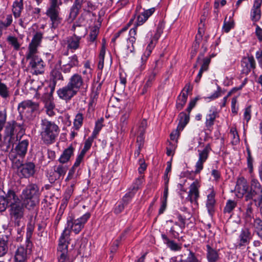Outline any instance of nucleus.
I'll use <instances>...</instances> for the list:
<instances>
[{
    "label": "nucleus",
    "mask_w": 262,
    "mask_h": 262,
    "mask_svg": "<svg viewBox=\"0 0 262 262\" xmlns=\"http://www.w3.org/2000/svg\"><path fill=\"white\" fill-rule=\"evenodd\" d=\"M105 54V47L103 45L101 47L99 55V62L98 64V68L99 70H102L104 67V59Z\"/></svg>",
    "instance_id": "obj_46"
},
{
    "label": "nucleus",
    "mask_w": 262,
    "mask_h": 262,
    "mask_svg": "<svg viewBox=\"0 0 262 262\" xmlns=\"http://www.w3.org/2000/svg\"><path fill=\"white\" fill-rule=\"evenodd\" d=\"M155 8L152 7L148 9H144L143 11L141 13L143 15L146 17V19H148V18L154 14V13L155 12Z\"/></svg>",
    "instance_id": "obj_62"
},
{
    "label": "nucleus",
    "mask_w": 262,
    "mask_h": 262,
    "mask_svg": "<svg viewBox=\"0 0 262 262\" xmlns=\"http://www.w3.org/2000/svg\"><path fill=\"white\" fill-rule=\"evenodd\" d=\"M236 206V203L234 201L228 200L224 209V213H230Z\"/></svg>",
    "instance_id": "obj_48"
},
{
    "label": "nucleus",
    "mask_w": 262,
    "mask_h": 262,
    "mask_svg": "<svg viewBox=\"0 0 262 262\" xmlns=\"http://www.w3.org/2000/svg\"><path fill=\"white\" fill-rule=\"evenodd\" d=\"M252 227H254L256 231L262 229V219L259 217H256L254 219L252 224L249 225Z\"/></svg>",
    "instance_id": "obj_56"
},
{
    "label": "nucleus",
    "mask_w": 262,
    "mask_h": 262,
    "mask_svg": "<svg viewBox=\"0 0 262 262\" xmlns=\"http://www.w3.org/2000/svg\"><path fill=\"white\" fill-rule=\"evenodd\" d=\"M34 225L31 223L28 224L27 227L26 238L27 240H29L32 236L34 231Z\"/></svg>",
    "instance_id": "obj_60"
},
{
    "label": "nucleus",
    "mask_w": 262,
    "mask_h": 262,
    "mask_svg": "<svg viewBox=\"0 0 262 262\" xmlns=\"http://www.w3.org/2000/svg\"><path fill=\"white\" fill-rule=\"evenodd\" d=\"M8 44L15 51H18L21 46V43L18 41V38L12 35H9L6 39Z\"/></svg>",
    "instance_id": "obj_40"
},
{
    "label": "nucleus",
    "mask_w": 262,
    "mask_h": 262,
    "mask_svg": "<svg viewBox=\"0 0 262 262\" xmlns=\"http://www.w3.org/2000/svg\"><path fill=\"white\" fill-rule=\"evenodd\" d=\"M9 158L12 163V166L14 168H17L18 170L24 165L23 159L24 157H19L15 155L13 152H10Z\"/></svg>",
    "instance_id": "obj_31"
},
{
    "label": "nucleus",
    "mask_w": 262,
    "mask_h": 262,
    "mask_svg": "<svg viewBox=\"0 0 262 262\" xmlns=\"http://www.w3.org/2000/svg\"><path fill=\"white\" fill-rule=\"evenodd\" d=\"M85 83L81 76L77 73L73 74L69 79L68 84L57 91L59 97L69 101L77 95L78 92L84 88Z\"/></svg>",
    "instance_id": "obj_2"
},
{
    "label": "nucleus",
    "mask_w": 262,
    "mask_h": 262,
    "mask_svg": "<svg viewBox=\"0 0 262 262\" xmlns=\"http://www.w3.org/2000/svg\"><path fill=\"white\" fill-rule=\"evenodd\" d=\"M0 96L4 98L7 99L10 96L9 89L7 85L2 82V79H0Z\"/></svg>",
    "instance_id": "obj_45"
},
{
    "label": "nucleus",
    "mask_w": 262,
    "mask_h": 262,
    "mask_svg": "<svg viewBox=\"0 0 262 262\" xmlns=\"http://www.w3.org/2000/svg\"><path fill=\"white\" fill-rule=\"evenodd\" d=\"M83 115L82 113H78L75 117L73 122V128L79 130L83 124Z\"/></svg>",
    "instance_id": "obj_42"
},
{
    "label": "nucleus",
    "mask_w": 262,
    "mask_h": 262,
    "mask_svg": "<svg viewBox=\"0 0 262 262\" xmlns=\"http://www.w3.org/2000/svg\"><path fill=\"white\" fill-rule=\"evenodd\" d=\"M262 0H254L253 5L250 12V18L252 21L255 24L261 18V12L260 7Z\"/></svg>",
    "instance_id": "obj_18"
},
{
    "label": "nucleus",
    "mask_w": 262,
    "mask_h": 262,
    "mask_svg": "<svg viewBox=\"0 0 262 262\" xmlns=\"http://www.w3.org/2000/svg\"><path fill=\"white\" fill-rule=\"evenodd\" d=\"M206 256L208 262H217L219 259V254L217 250L214 249L209 245L206 246Z\"/></svg>",
    "instance_id": "obj_28"
},
{
    "label": "nucleus",
    "mask_w": 262,
    "mask_h": 262,
    "mask_svg": "<svg viewBox=\"0 0 262 262\" xmlns=\"http://www.w3.org/2000/svg\"><path fill=\"white\" fill-rule=\"evenodd\" d=\"M81 36H77L75 34L68 40V48L72 50H77L79 47V42Z\"/></svg>",
    "instance_id": "obj_34"
},
{
    "label": "nucleus",
    "mask_w": 262,
    "mask_h": 262,
    "mask_svg": "<svg viewBox=\"0 0 262 262\" xmlns=\"http://www.w3.org/2000/svg\"><path fill=\"white\" fill-rule=\"evenodd\" d=\"M40 128L41 139L46 144H51L54 142L60 130L58 126L54 122L46 119L41 120Z\"/></svg>",
    "instance_id": "obj_4"
},
{
    "label": "nucleus",
    "mask_w": 262,
    "mask_h": 262,
    "mask_svg": "<svg viewBox=\"0 0 262 262\" xmlns=\"http://www.w3.org/2000/svg\"><path fill=\"white\" fill-rule=\"evenodd\" d=\"M217 115L216 108L215 106L211 107L209 111V113L206 116L205 125L208 129L212 128Z\"/></svg>",
    "instance_id": "obj_24"
},
{
    "label": "nucleus",
    "mask_w": 262,
    "mask_h": 262,
    "mask_svg": "<svg viewBox=\"0 0 262 262\" xmlns=\"http://www.w3.org/2000/svg\"><path fill=\"white\" fill-rule=\"evenodd\" d=\"M256 196L259 199H262V188L258 180L253 179L251 182L250 190L245 195V200L247 201L253 199Z\"/></svg>",
    "instance_id": "obj_11"
},
{
    "label": "nucleus",
    "mask_w": 262,
    "mask_h": 262,
    "mask_svg": "<svg viewBox=\"0 0 262 262\" xmlns=\"http://www.w3.org/2000/svg\"><path fill=\"white\" fill-rule=\"evenodd\" d=\"M9 250V236L0 235V257L4 256Z\"/></svg>",
    "instance_id": "obj_25"
},
{
    "label": "nucleus",
    "mask_w": 262,
    "mask_h": 262,
    "mask_svg": "<svg viewBox=\"0 0 262 262\" xmlns=\"http://www.w3.org/2000/svg\"><path fill=\"white\" fill-rule=\"evenodd\" d=\"M211 58L210 57H206L203 59V64L201 66V68L200 70L203 71H206L208 69L209 65L210 63Z\"/></svg>",
    "instance_id": "obj_61"
},
{
    "label": "nucleus",
    "mask_w": 262,
    "mask_h": 262,
    "mask_svg": "<svg viewBox=\"0 0 262 262\" xmlns=\"http://www.w3.org/2000/svg\"><path fill=\"white\" fill-rule=\"evenodd\" d=\"M230 133L232 136V143L233 144H236L239 141V138L238 135L236 128L235 127H231L230 130Z\"/></svg>",
    "instance_id": "obj_55"
},
{
    "label": "nucleus",
    "mask_w": 262,
    "mask_h": 262,
    "mask_svg": "<svg viewBox=\"0 0 262 262\" xmlns=\"http://www.w3.org/2000/svg\"><path fill=\"white\" fill-rule=\"evenodd\" d=\"M7 120V113L5 110L0 111V132L5 126Z\"/></svg>",
    "instance_id": "obj_54"
},
{
    "label": "nucleus",
    "mask_w": 262,
    "mask_h": 262,
    "mask_svg": "<svg viewBox=\"0 0 262 262\" xmlns=\"http://www.w3.org/2000/svg\"><path fill=\"white\" fill-rule=\"evenodd\" d=\"M28 145L29 141L23 140L19 142L15 147L12 149L10 152H13L19 157H25L27 154Z\"/></svg>",
    "instance_id": "obj_22"
},
{
    "label": "nucleus",
    "mask_w": 262,
    "mask_h": 262,
    "mask_svg": "<svg viewBox=\"0 0 262 262\" xmlns=\"http://www.w3.org/2000/svg\"><path fill=\"white\" fill-rule=\"evenodd\" d=\"M251 238V232L249 229L245 228L242 230L238 236L236 247L241 248L248 245Z\"/></svg>",
    "instance_id": "obj_21"
},
{
    "label": "nucleus",
    "mask_w": 262,
    "mask_h": 262,
    "mask_svg": "<svg viewBox=\"0 0 262 262\" xmlns=\"http://www.w3.org/2000/svg\"><path fill=\"white\" fill-rule=\"evenodd\" d=\"M36 54L26 53V59L29 60L28 68L33 74H41L45 71V64L42 59Z\"/></svg>",
    "instance_id": "obj_7"
},
{
    "label": "nucleus",
    "mask_w": 262,
    "mask_h": 262,
    "mask_svg": "<svg viewBox=\"0 0 262 262\" xmlns=\"http://www.w3.org/2000/svg\"><path fill=\"white\" fill-rule=\"evenodd\" d=\"M137 34V29L136 27L132 28L129 32V37L128 38V43L131 44V47L129 46L127 47V49L129 50L130 52H133L134 51V43L135 42L136 38L135 36Z\"/></svg>",
    "instance_id": "obj_39"
},
{
    "label": "nucleus",
    "mask_w": 262,
    "mask_h": 262,
    "mask_svg": "<svg viewBox=\"0 0 262 262\" xmlns=\"http://www.w3.org/2000/svg\"><path fill=\"white\" fill-rule=\"evenodd\" d=\"M234 27V21L232 19H229L228 21L226 20L225 18L224 25L222 27V30L225 33H228L230 30Z\"/></svg>",
    "instance_id": "obj_49"
},
{
    "label": "nucleus",
    "mask_w": 262,
    "mask_h": 262,
    "mask_svg": "<svg viewBox=\"0 0 262 262\" xmlns=\"http://www.w3.org/2000/svg\"><path fill=\"white\" fill-rule=\"evenodd\" d=\"M131 110L130 108H127L123 112V114L121 116L120 118V126H121V129L122 130H124V127L127 125V119L129 117L130 114Z\"/></svg>",
    "instance_id": "obj_43"
},
{
    "label": "nucleus",
    "mask_w": 262,
    "mask_h": 262,
    "mask_svg": "<svg viewBox=\"0 0 262 262\" xmlns=\"http://www.w3.org/2000/svg\"><path fill=\"white\" fill-rule=\"evenodd\" d=\"M236 187L237 189H239L242 191V193H247L248 191V185L246 180L243 177L239 178L237 179Z\"/></svg>",
    "instance_id": "obj_38"
},
{
    "label": "nucleus",
    "mask_w": 262,
    "mask_h": 262,
    "mask_svg": "<svg viewBox=\"0 0 262 262\" xmlns=\"http://www.w3.org/2000/svg\"><path fill=\"white\" fill-rule=\"evenodd\" d=\"M93 140H92L91 138H88L86 141L84 142V145L83 147V148L82 149V150L80 151L81 154L84 156L85 153L89 150V149L91 148Z\"/></svg>",
    "instance_id": "obj_57"
},
{
    "label": "nucleus",
    "mask_w": 262,
    "mask_h": 262,
    "mask_svg": "<svg viewBox=\"0 0 262 262\" xmlns=\"http://www.w3.org/2000/svg\"><path fill=\"white\" fill-rule=\"evenodd\" d=\"M244 219L246 224H252L254 220L253 209L251 205H248L245 212L244 214Z\"/></svg>",
    "instance_id": "obj_41"
},
{
    "label": "nucleus",
    "mask_w": 262,
    "mask_h": 262,
    "mask_svg": "<svg viewBox=\"0 0 262 262\" xmlns=\"http://www.w3.org/2000/svg\"><path fill=\"white\" fill-rule=\"evenodd\" d=\"M68 166L64 164H61L55 165L53 167V171L48 174L49 180L51 183H54L56 180L63 179L65 176Z\"/></svg>",
    "instance_id": "obj_10"
},
{
    "label": "nucleus",
    "mask_w": 262,
    "mask_h": 262,
    "mask_svg": "<svg viewBox=\"0 0 262 262\" xmlns=\"http://www.w3.org/2000/svg\"><path fill=\"white\" fill-rule=\"evenodd\" d=\"M69 238V232L66 231H63L59 239L58 247V254L60 253H68V240Z\"/></svg>",
    "instance_id": "obj_19"
},
{
    "label": "nucleus",
    "mask_w": 262,
    "mask_h": 262,
    "mask_svg": "<svg viewBox=\"0 0 262 262\" xmlns=\"http://www.w3.org/2000/svg\"><path fill=\"white\" fill-rule=\"evenodd\" d=\"M41 192L38 186L35 184L28 185L21 192L20 198L25 208L32 211L38 205Z\"/></svg>",
    "instance_id": "obj_3"
},
{
    "label": "nucleus",
    "mask_w": 262,
    "mask_h": 262,
    "mask_svg": "<svg viewBox=\"0 0 262 262\" xmlns=\"http://www.w3.org/2000/svg\"><path fill=\"white\" fill-rule=\"evenodd\" d=\"M18 172L20 177L29 178L33 176L35 173V165L33 162H26L20 167Z\"/></svg>",
    "instance_id": "obj_16"
},
{
    "label": "nucleus",
    "mask_w": 262,
    "mask_h": 262,
    "mask_svg": "<svg viewBox=\"0 0 262 262\" xmlns=\"http://www.w3.org/2000/svg\"><path fill=\"white\" fill-rule=\"evenodd\" d=\"M20 128V125L14 121L7 123L5 129L4 142L2 146L4 151H8L17 140L16 133Z\"/></svg>",
    "instance_id": "obj_5"
},
{
    "label": "nucleus",
    "mask_w": 262,
    "mask_h": 262,
    "mask_svg": "<svg viewBox=\"0 0 262 262\" xmlns=\"http://www.w3.org/2000/svg\"><path fill=\"white\" fill-rule=\"evenodd\" d=\"M27 249L24 247H19L15 252V262H27Z\"/></svg>",
    "instance_id": "obj_29"
},
{
    "label": "nucleus",
    "mask_w": 262,
    "mask_h": 262,
    "mask_svg": "<svg viewBox=\"0 0 262 262\" xmlns=\"http://www.w3.org/2000/svg\"><path fill=\"white\" fill-rule=\"evenodd\" d=\"M99 33V29L96 27H93L90 32L89 41L91 42H94L96 39Z\"/></svg>",
    "instance_id": "obj_52"
},
{
    "label": "nucleus",
    "mask_w": 262,
    "mask_h": 262,
    "mask_svg": "<svg viewBox=\"0 0 262 262\" xmlns=\"http://www.w3.org/2000/svg\"><path fill=\"white\" fill-rule=\"evenodd\" d=\"M188 97L186 96V94H180L178 97L176 107L178 110H181L185 106Z\"/></svg>",
    "instance_id": "obj_44"
},
{
    "label": "nucleus",
    "mask_w": 262,
    "mask_h": 262,
    "mask_svg": "<svg viewBox=\"0 0 262 262\" xmlns=\"http://www.w3.org/2000/svg\"><path fill=\"white\" fill-rule=\"evenodd\" d=\"M157 74V72L155 69L149 71V73L145 79L146 82L143 89V94L146 92L147 89L152 86L154 82L155 81Z\"/></svg>",
    "instance_id": "obj_26"
},
{
    "label": "nucleus",
    "mask_w": 262,
    "mask_h": 262,
    "mask_svg": "<svg viewBox=\"0 0 262 262\" xmlns=\"http://www.w3.org/2000/svg\"><path fill=\"white\" fill-rule=\"evenodd\" d=\"M74 148L72 145H70L67 148L65 149L58 159V161L61 164H66L70 161L71 157L73 155Z\"/></svg>",
    "instance_id": "obj_27"
},
{
    "label": "nucleus",
    "mask_w": 262,
    "mask_h": 262,
    "mask_svg": "<svg viewBox=\"0 0 262 262\" xmlns=\"http://www.w3.org/2000/svg\"><path fill=\"white\" fill-rule=\"evenodd\" d=\"M42 38V33L40 31L36 32L33 35L31 41L29 45L28 50L27 53H30L31 54L37 53V49L41 44Z\"/></svg>",
    "instance_id": "obj_15"
},
{
    "label": "nucleus",
    "mask_w": 262,
    "mask_h": 262,
    "mask_svg": "<svg viewBox=\"0 0 262 262\" xmlns=\"http://www.w3.org/2000/svg\"><path fill=\"white\" fill-rule=\"evenodd\" d=\"M24 9L23 0H15L12 5V12L15 18L20 17Z\"/></svg>",
    "instance_id": "obj_32"
},
{
    "label": "nucleus",
    "mask_w": 262,
    "mask_h": 262,
    "mask_svg": "<svg viewBox=\"0 0 262 262\" xmlns=\"http://www.w3.org/2000/svg\"><path fill=\"white\" fill-rule=\"evenodd\" d=\"M211 150L210 144H207L203 150H198L199 159L195 165L194 173H199L203 169L204 163L207 161Z\"/></svg>",
    "instance_id": "obj_9"
},
{
    "label": "nucleus",
    "mask_w": 262,
    "mask_h": 262,
    "mask_svg": "<svg viewBox=\"0 0 262 262\" xmlns=\"http://www.w3.org/2000/svg\"><path fill=\"white\" fill-rule=\"evenodd\" d=\"M83 2V0H75L73 5L71 9V11L69 15V17L72 19V20H74L79 13V10L81 8Z\"/></svg>",
    "instance_id": "obj_33"
},
{
    "label": "nucleus",
    "mask_w": 262,
    "mask_h": 262,
    "mask_svg": "<svg viewBox=\"0 0 262 262\" xmlns=\"http://www.w3.org/2000/svg\"><path fill=\"white\" fill-rule=\"evenodd\" d=\"M103 82H100L99 81H95L92 85V91L97 92L99 93L101 89L102 85Z\"/></svg>",
    "instance_id": "obj_63"
},
{
    "label": "nucleus",
    "mask_w": 262,
    "mask_h": 262,
    "mask_svg": "<svg viewBox=\"0 0 262 262\" xmlns=\"http://www.w3.org/2000/svg\"><path fill=\"white\" fill-rule=\"evenodd\" d=\"M78 176V170L71 167L69 170L67 177L65 179L66 182H69L71 180H76Z\"/></svg>",
    "instance_id": "obj_47"
},
{
    "label": "nucleus",
    "mask_w": 262,
    "mask_h": 262,
    "mask_svg": "<svg viewBox=\"0 0 262 262\" xmlns=\"http://www.w3.org/2000/svg\"><path fill=\"white\" fill-rule=\"evenodd\" d=\"M67 64L69 65L73 68L77 67L79 66V60L76 55H73L68 58V61Z\"/></svg>",
    "instance_id": "obj_51"
},
{
    "label": "nucleus",
    "mask_w": 262,
    "mask_h": 262,
    "mask_svg": "<svg viewBox=\"0 0 262 262\" xmlns=\"http://www.w3.org/2000/svg\"><path fill=\"white\" fill-rule=\"evenodd\" d=\"M147 20V19L146 18V17L143 15L141 13H140L137 16V20L134 27H136V29H137V27L138 26L142 25Z\"/></svg>",
    "instance_id": "obj_58"
},
{
    "label": "nucleus",
    "mask_w": 262,
    "mask_h": 262,
    "mask_svg": "<svg viewBox=\"0 0 262 262\" xmlns=\"http://www.w3.org/2000/svg\"><path fill=\"white\" fill-rule=\"evenodd\" d=\"M238 110V106L237 104V97H234L231 100V111L235 115L237 114Z\"/></svg>",
    "instance_id": "obj_59"
},
{
    "label": "nucleus",
    "mask_w": 262,
    "mask_h": 262,
    "mask_svg": "<svg viewBox=\"0 0 262 262\" xmlns=\"http://www.w3.org/2000/svg\"><path fill=\"white\" fill-rule=\"evenodd\" d=\"M180 256V259L177 262H201V259L191 251H189L187 255H182Z\"/></svg>",
    "instance_id": "obj_35"
},
{
    "label": "nucleus",
    "mask_w": 262,
    "mask_h": 262,
    "mask_svg": "<svg viewBox=\"0 0 262 262\" xmlns=\"http://www.w3.org/2000/svg\"><path fill=\"white\" fill-rule=\"evenodd\" d=\"M164 27V25L163 23L162 22H160L158 25L156 33L154 35L151 40H153L154 41L157 42V41L159 38L160 36H161V34L163 32Z\"/></svg>",
    "instance_id": "obj_50"
},
{
    "label": "nucleus",
    "mask_w": 262,
    "mask_h": 262,
    "mask_svg": "<svg viewBox=\"0 0 262 262\" xmlns=\"http://www.w3.org/2000/svg\"><path fill=\"white\" fill-rule=\"evenodd\" d=\"M148 124L146 119L140 120L137 124L135 129V134L137 136V142H140V146L143 145L144 134L147 127Z\"/></svg>",
    "instance_id": "obj_13"
},
{
    "label": "nucleus",
    "mask_w": 262,
    "mask_h": 262,
    "mask_svg": "<svg viewBox=\"0 0 262 262\" xmlns=\"http://www.w3.org/2000/svg\"><path fill=\"white\" fill-rule=\"evenodd\" d=\"M2 191L0 193V211H5L8 206L10 207L9 213L10 216L18 222L23 217L25 207L24 202L16 194L15 192L9 190L6 196L2 195Z\"/></svg>",
    "instance_id": "obj_1"
},
{
    "label": "nucleus",
    "mask_w": 262,
    "mask_h": 262,
    "mask_svg": "<svg viewBox=\"0 0 262 262\" xmlns=\"http://www.w3.org/2000/svg\"><path fill=\"white\" fill-rule=\"evenodd\" d=\"M59 6L51 4L46 13L51 21L52 28H57L61 23L62 18L59 16Z\"/></svg>",
    "instance_id": "obj_8"
},
{
    "label": "nucleus",
    "mask_w": 262,
    "mask_h": 262,
    "mask_svg": "<svg viewBox=\"0 0 262 262\" xmlns=\"http://www.w3.org/2000/svg\"><path fill=\"white\" fill-rule=\"evenodd\" d=\"M156 43V42L154 41L153 40H151L147 45L141 58V64L138 67L140 71H142L145 69L146 61L149 56L150 55L153 49L155 48Z\"/></svg>",
    "instance_id": "obj_20"
},
{
    "label": "nucleus",
    "mask_w": 262,
    "mask_h": 262,
    "mask_svg": "<svg viewBox=\"0 0 262 262\" xmlns=\"http://www.w3.org/2000/svg\"><path fill=\"white\" fill-rule=\"evenodd\" d=\"M58 262H73L67 256V254L60 253L58 254Z\"/></svg>",
    "instance_id": "obj_64"
},
{
    "label": "nucleus",
    "mask_w": 262,
    "mask_h": 262,
    "mask_svg": "<svg viewBox=\"0 0 262 262\" xmlns=\"http://www.w3.org/2000/svg\"><path fill=\"white\" fill-rule=\"evenodd\" d=\"M215 193L214 190H211L210 193L207 195V200L206 202V207L210 214H212L214 212V208L215 203Z\"/></svg>",
    "instance_id": "obj_30"
},
{
    "label": "nucleus",
    "mask_w": 262,
    "mask_h": 262,
    "mask_svg": "<svg viewBox=\"0 0 262 262\" xmlns=\"http://www.w3.org/2000/svg\"><path fill=\"white\" fill-rule=\"evenodd\" d=\"M200 184L198 180H195L189 186V190L186 200L191 203H197L200 197L199 188Z\"/></svg>",
    "instance_id": "obj_14"
},
{
    "label": "nucleus",
    "mask_w": 262,
    "mask_h": 262,
    "mask_svg": "<svg viewBox=\"0 0 262 262\" xmlns=\"http://www.w3.org/2000/svg\"><path fill=\"white\" fill-rule=\"evenodd\" d=\"M178 118L179 122L178 128L182 130L189 121V114L184 112H181L178 116Z\"/></svg>",
    "instance_id": "obj_36"
},
{
    "label": "nucleus",
    "mask_w": 262,
    "mask_h": 262,
    "mask_svg": "<svg viewBox=\"0 0 262 262\" xmlns=\"http://www.w3.org/2000/svg\"><path fill=\"white\" fill-rule=\"evenodd\" d=\"M51 81L52 83L50 84V93H52L55 89V86L58 80H63V77L59 69L54 68L50 73Z\"/></svg>",
    "instance_id": "obj_23"
},
{
    "label": "nucleus",
    "mask_w": 262,
    "mask_h": 262,
    "mask_svg": "<svg viewBox=\"0 0 262 262\" xmlns=\"http://www.w3.org/2000/svg\"><path fill=\"white\" fill-rule=\"evenodd\" d=\"M51 94L52 93H50L49 99L46 100L45 102V108L46 109V113L50 117L55 115V112L54 111L55 105L53 100L52 99Z\"/></svg>",
    "instance_id": "obj_37"
},
{
    "label": "nucleus",
    "mask_w": 262,
    "mask_h": 262,
    "mask_svg": "<svg viewBox=\"0 0 262 262\" xmlns=\"http://www.w3.org/2000/svg\"><path fill=\"white\" fill-rule=\"evenodd\" d=\"M91 216L90 212H86L82 216L77 219H73L71 217L67 219L66 226L63 231L69 232V236H70L71 231H73L75 234H78L84 228V225L87 222Z\"/></svg>",
    "instance_id": "obj_6"
},
{
    "label": "nucleus",
    "mask_w": 262,
    "mask_h": 262,
    "mask_svg": "<svg viewBox=\"0 0 262 262\" xmlns=\"http://www.w3.org/2000/svg\"><path fill=\"white\" fill-rule=\"evenodd\" d=\"M242 72L247 75L252 69L255 68V61L253 56H248L243 58L241 61Z\"/></svg>",
    "instance_id": "obj_17"
},
{
    "label": "nucleus",
    "mask_w": 262,
    "mask_h": 262,
    "mask_svg": "<svg viewBox=\"0 0 262 262\" xmlns=\"http://www.w3.org/2000/svg\"><path fill=\"white\" fill-rule=\"evenodd\" d=\"M134 196V192H128L123 196L121 202L126 206L130 203Z\"/></svg>",
    "instance_id": "obj_53"
},
{
    "label": "nucleus",
    "mask_w": 262,
    "mask_h": 262,
    "mask_svg": "<svg viewBox=\"0 0 262 262\" xmlns=\"http://www.w3.org/2000/svg\"><path fill=\"white\" fill-rule=\"evenodd\" d=\"M38 104L31 100H24L18 104V111L21 115H25L27 113H31L37 110Z\"/></svg>",
    "instance_id": "obj_12"
}]
</instances>
